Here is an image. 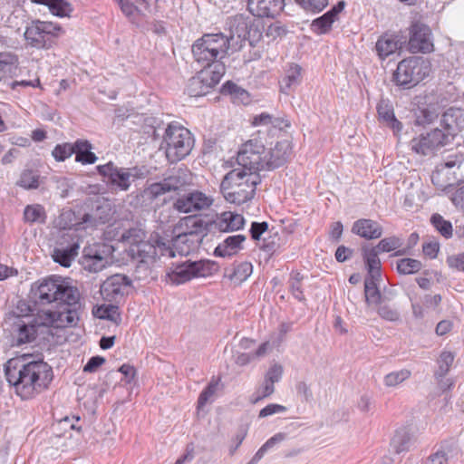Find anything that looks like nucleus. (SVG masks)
Here are the masks:
<instances>
[{
	"label": "nucleus",
	"mask_w": 464,
	"mask_h": 464,
	"mask_svg": "<svg viewBox=\"0 0 464 464\" xmlns=\"http://www.w3.org/2000/svg\"><path fill=\"white\" fill-rule=\"evenodd\" d=\"M222 92L223 93L229 94L235 103L248 104L250 102L248 92L231 82H227L223 85Z\"/></svg>",
	"instance_id": "obj_38"
},
{
	"label": "nucleus",
	"mask_w": 464,
	"mask_h": 464,
	"mask_svg": "<svg viewBox=\"0 0 464 464\" xmlns=\"http://www.w3.org/2000/svg\"><path fill=\"white\" fill-rule=\"evenodd\" d=\"M441 122L445 125V133L449 137L453 136L455 130L464 129V111L459 108H450L443 113Z\"/></svg>",
	"instance_id": "obj_25"
},
{
	"label": "nucleus",
	"mask_w": 464,
	"mask_h": 464,
	"mask_svg": "<svg viewBox=\"0 0 464 464\" xmlns=\"http://www.w3.org/2000/svg\"><path fill=\"white\" fill-rule=\"evenodd\" d=\"M185 180L179 174L169 176L160 182L150 184L144 189V197L153 200L165 193L179 189L185 185Z\"/></svg>",
	"instance_id": "obj_19"
},
{
	"label": "nucleus",
	"mask_w": 464,
	"mask_h": 464,
	"mask_svg": "<svg viewBox=\"0 0 464 464\" xmlns=\"http://www.w3.org/2000/svg\"><path fill=\"white\" fill-rule=\"evenodd\" d=\"M282 373L283 368L277 364H275L268 370L266 373V382H269L270 384L266 383L263 388V397L269 396L274 392V383L281 379Z\"/></svg>",
	"instance_id": "obj_44"
},
{
	"label": "nucleus",
	"mask_w": 464,
	"mask_h": 464,
	"mask_svg": "<svg viewBox=\"0 0 464 464\" xmlns=\"http://www.w3.org/2000/svg\"><path fill=\"white\" fill-rule=\"evenodd\" d=\"M438 117L434 111L429 109H421L416 113L415 122L417 125H426L433 122Z\"/></svg>",
	"instance_id": "obj_58"
},
{
	"label": "nucleus",
	"mask_w": 464,
	"mask_h": 464,
	"mask_svg": "<svg viewBox=\"0 0 464 464\" xmlns=\"http://www.w3.org/2000/svg\"><path fill=\"white\" fill-rule=\"evenodd\" d=\"M352 232L362 238L371 240L380 238L383 229L377 221L369 218H361L355 221Z\"/></svg>",
	"instance_id": "obj_22"
},
{
	"label": "nucleus",
	"mask_w": 464,
	"mask_h": 464,
	"mask_svg": "<svg viewBox=\"0 0 464 464\" xmlns=\"http://www.w3.org/2000/svg\"><path fill=\"white\" fill-rule=\"evenodd\" d=\"M377 112L379 118L393 130L400 131L402 129L401 122L395 118L392 106L388 102L381 101L377 105Z\"/></svg>",
	"instance_id": "obj_30"
},
{
	"label": "nucleus",
	"mask_w": 464,
	"mask_h": 464,
	"mask_svg": "<svg viewBox=\"0 0 464 464\" xmlns=\"http://www.w3.org/2000/svg\"><path fill=\"white\" fill-rule=\"evenodd\" d=\"M17 185L26 189L37 188L39 186V175L33 170H24L21 174Z\"/></svg>",
	"instance_id": "obj_50"
},
{
	"label": "nucleus",
	"mask_w": 464,
	"mask_h": 464,
	"mask_svg": "<svg viewBox=\"0 0 464 464\" xmlns=\"http://www.w3.org/2000/svg\"><path fill=\"white\" fill-rule=\"evenodd\" d=\"M98 209L95 213L85 214L82 218V223L85 225L84 227H96L99 225L104 224L105 219L97 215Z\"/></svg>",
	"instance_id": "obj_61"
},
{
	"label": "nucleus",
	"mask_w": 464,
	"mask_h": 464,
	"mask_svg": "<svg viewBox=\"0 0 464 464\" xmlns=\"http://www.w3.org/2000/svg\"><path fill=\"white\" fill-rule=\"evenodd\" d=\"M24 218L29 223H44L45 220V211L44 207L39 204L28 205L24 208Z\"/></svg>",
	"instance_id": "obj_43"
},
{
	"label": "nucleus",
	"mask_w": 464,
	"mask_h": 464,
	"mask_svg": "<svg viewBox=\"0 0 464 464\" xmlns=\"http://www.w3.org/2000/svg\"><path fill=\"white\" fill-rule=\"evenodd\" d=\"M411 375L410 370L401 369L399 371L392 372L384 376V384L387 387H395L404 381L408 380Z\"/></svg>",
	"instance_id": "obj_45"
},
{
	"label": "nucleus",
	"mask_w": 464,
	"mask_h": 464,
	"mask_svg": "<svg viewBox=\"0 0 464 464\" xmlns=\"http://www.w3.org/2000/svg\"><path fill=\"white\" fill-rule=\"evenodd\" d=\"M63 34V30L60 25L52 22L35 20L26 26L24 36L31 47L50 49Z\"/></svg>",
	"instance_id": "obj_9"
},
{
	"label": "nucleus",
	"mask_w": 464,
	"mask_h": 464,
	"mask_svg": "<svg viewBox=\"0 0 464 464\" xmlns=\"http://www.w3.org/2000/svg\"><path fill=\"white\" fill-rule=\"evenodd\" d=\"M402 244L403 240L401 237L392 236L380 240L377 247L382 253H386L399 249Z\"/></svg>",
	"instance_id": "obj_51"
},
{
	"label": "nucleus",
	"mask_w": 464,
	"mask_h": 464,
	"mask_svg": "<svg viewBox=\"0 0 464 464\" xmlns=\"http://www.w3.org/2000/svg\"><path fill=\"white\" fill-rule=\"evenodd\" d=\"M410 440V433L405 430H401L396 431V434L392 440V445L396 453H401L407 450Z\"/></svg>",
	"instance_id": "obj_49"
},
{
	"label": "nucleus",
	"mask_w": 464,
	"mask_h": 464,
	"mask_svg": "<svg viewBox=\"0 0 464 464\" xmlns=\"http://www.w3.org/2000/svg\"><path fill=\"white\" fill-rule=\"evenodd\" d=\"M454 354L451 352L444 351L440 353V358L438 360L440 374L441 376L445 375L450 369L453 362H454Z\"/></svg>",
	"instance_id": "obj_56"
},
{
	"label": "nucleus",
	"mask_w": 464,
	"mask_h": 464,
	"mask_svg": "<svg viewBox=\"0 0 464 464\" xmlns=\"http://www.w3.org/2000/svg\"><path fill=\"white\" fill-rule=\"evenodd\" d=\"M184 224L187 227V231L179 234L174 240L173 246H166L163 244H158V248L160 251L161 256L168 257H174L176 256L175 249H178L179 245L185 243L188 240V237H194L198 235H205L206 228L202 219L196 217H188L184 218Z\"/></svg>",
	"instance_id": "obj_16"
},
{
	"label": "nucleus",
	"mask_w": 464,
	"mask_h": 464,
	"mask_svg": "<svg viewBox=\"0 0 464 464\" xmlns=\"http://www.w3.org/2000/svg\"><path fill=\"white\" fill-rule=\"evenodd\" d=\"M364 296L368 305L376 310L386 304V297L382 295V292H364Z\"/></svg>",
	"instance_id": "obj_57"
},
{
	"label": "nucleus",
	"mask_w": 464,
	"mask_h": 464,
	"mask_svg": "<svg viewBox=\"0 0 464 464\" xmlns=\"http://www.w3.org/2000/svg\"><path fill=\"white\" fill-rule=\"evenodd\" d=\"M130 279L121 274H115L108 277L101 285L100 290H121L122 287L130 286Z\"/></svg>",
	"instance_id": "obj_41"
},
{
	"label": "nucleus",
	"mask_w": 464,
	"mask_h": 464,
	"mask_svg": "<svg viewBox=\"0 0 464 464\" xmlns=\"http://www.w3.org/2000/svg\"><path fill=\"white\" fill-rule=\"evenodd\" d=\"M422 268L420 260L414 258H401L396 262V270L400 275H411L419 272Z\"/></svg>",
	"instance_id": "obj_40"
},
{
	"label": "nucleus",
	"mask_w": 464,
	"mask_h": 464,
	"mask_svg": "<svg viewBox=\"0 0 464 464\" xmlns=\"http://www.w3.org/2000/svg\"><path fill=\"white\" fill-rule=\"evenodd\" d=\"M215 265L207 260L186 261L173 266L166 274V282L170 286L189 282L193 279L208 277L213 274Z\"/></svg>",
	"instance_id": "obj_8"
},
{
	"label": "nucleus",
	"mask_w": 464,
	"mask_h": 464,
	"mask_svg": "<svg viewBox=\"0 0 464 464\" xmlns=\"http://www.w3.org/2000/svg\"><path fill=\"white\" fill-rule=\"evenodd\" d=\"M431 224L434 227L446 238L452 236V226L450 221H447L440 214H433L430 218Z\"/></svg>",
	"instance_id": "obj_48"
},
{
	"label": "nucleus",
	"mask_w": 464,
	"mask_h": 464,
	"mask_svg": "<svg viewBox=\"0 0 464 464\" xmlns=\"http://www.w3.org/2000/svg\"><path fill=\"white\" fill-rule=\"evenodd\" d=\"M220 377H213L208 385L201 392L198 400V409L203 408L215 395L220 384Z\"/></svg>",
	"instance_id": "obj_42"
},
{
	"label": "nucleus",
	"mask_w": 464,
	"mask_h": 464,
	"mask_svg": "<svg viewBox=\"0 0 464 464\" xmlns=\"http://www.w3.org/2000/svg\"><path fill=\"white\" fill-rule=\"evenodd\" d=\"M441 163L453 185L464 181V154L448 155Z\"/></svg>",
	"instance_id": "obj_23"
},
{
	"label": "nucleus",
	"mask_w": 464,
	"mask_h": 464,
	"mask_svg": "<svg viewBox=\"0 0 464 464\" xmlns=\"http://www.w3.org/2000/svg\"><path fill=\"white\" fill-rule=\"evenodd\" d=\"M75 293L79 292H53L42 293L39 296L42 304H55V310H44L42 315L44 322H41L47 327L64 328L72 326L79 320L76 310L77 300L79 295L75 296Z\"/></svg>",
	"instance_id": "obj_4"
},
{
	"label": "nucleus",
	"mask_w": 464,
	"mask_h": 464,
	"mask_svg": "<svg viewBox=\"0 0 464 464\" xmlns=\"http://www.w3.org/2000/svg\"><path fill=\"white\" fill-rule=\"evenodd\" d=\"M78 244H72L65 249H54L53 254V260L64 267H69L78 254Z\"/></svg>",
	"instance_id": "obj_39"
},
{
	"label": "nucleus",
	"mask_w": 464,
	"mask_h": 464,
	"mask_svg": "<svg viewBox=\"0 0 464 464\" xmlns=\"http://www.w3.org/2000/svg\"><path fill=\"white\" fill-rule=\"evenodd\" d=\"M77 290L76 287L69 285V278H63L58 276H50L32 285L31 290Z\"/></svg>",
	"instance_id": "obj_26"
},
{
	"label": "nucleus",
	"mask_w": 464,
	"mask_h": 464,
	"mask_svg": "<svg viewBox=\"0 0 464 464\" xmlns=\"http://www.w3.org/2000/svg\"><path fill=\"white\" fill-rule=\"evenodd\" d=\"M280 246V237L277 233L268 238L263 237V253L268 255L267 260L278 250Z\"/></svg>",
	"instance_id": "obj_54"
},
{
	"label": "nucleus",
	"mask_w": 464,
	"mask_h": 464,
	"mask_svg": "<svg viewBox=\"0 0 464 464\" xmlns=\"http://www.w3.org/2000/svg\"><path fill=\"white\" fill-rule=\"evenodd\" d=\"M234 41V35L222 33L205 34L192 45V54L195 61L204 68L216 71L217 63L225 65L223 59L228 55Z\"/></svg>",
	"instance_id": "obj_5"
},
{
	"label": "nucleus",
	"mask_w": 464,
	"mask_h": 464,
	"mask_svg": "<svg viewBox=\"0 0 464 464\" xmlns=\"http://www.w3.org/2000/svg\"><path fill=\"white\" fill-rule=\"evenodd\" d=\"M285 6V0H263V17L275 18Z\"/></svg>",
	"instance_id": "obj_46"
},
{
	"label": "nucleus",
	"mask_w": 464,
	"mask_h": 464,
	"mask_svg": "<svg viewBox=\"0 0 464 464\" xmlns=\"http://www.w3.org/2000/svg\"><path fill=\"white\" fill-rule=\"evenodd\" d=\"M13 69L12 59L9 55L0 53V80L8 75Z\"/></svg>",
	"instance_id": "obj_60"
},
{
	"label": "nucleus",
	"mask_w": 464,
	"mask_h": 464,
	"mask_svg": "<svg viewBox=\"0 0 464 464\" xmlns=\"http://www.w3.org/2000/svg\"><path fill=\"white\" fill-rule=\"evenodd\" d=\"M456 448L452 442L444 441L440 449L430 457V464H448L449 459L453 457Z\"/></svg>",
	"instance_id": "obj_36"
},
{
	"label": "nucleus",
	"mask_w": 464,
	"mask_h": 464,
	"mask_svg": "<svg viewBox=\"0 0 464 464\" xmlns=\"http://www.w3.org/2000/svg\"><path fill=\"white\" fill-rule=\"evenodd\" d=\"M253 273V266L251 263L243 262L238 264L233 269V272L228 276V279L233 287L239 286L245 282Z\"/></svg>",
	"instance_id": "obj_35"
},
{
	"label": "nucleus",
	"mask_w": 464,
	"mask_h": 464,
	"mask_svg": "<svg viewBox=\"0 0 464 464\" xmlns=\"http://www.w3.org/2000/svg\"><path fill=\"white\" fill-rule=\"evenodd\" d=\"M430 72V63L422 57H410L401 61L393 73L396 85L409 89L424 80Z\"/></svg>",
	"instance_id": "obj_7"
},
{
	"label": "nucleus",
	"mask_w": 464,
	"mask_h": 464,
	"mask_svg": "<svg viewBox=\"0 0 464 464\" xmlns=\"http://www.w3.org/2000/svg\"><path fill=\"white\" fill-rule=\"evenodd\" d=\"M97 169L101 175L108 179L112 186L123 191L128 190L131 183L141 176L137 168H118L112 162L99 165Z\"/></svg>",
	"instance_id": "obj_12"
},
{
	"label": "nucleus",
	"mask_w": 464,
	"mask_h": 464,
	"mask_svg": "<svg viewBox=\"0 0 464 464\" xmlns=\"http://www.w3.org/2000/svg\"><path fill=\"white\" fill-rule=\"evenodd\" d=\"M450 200L454 206L464 210V186L455 190L450 197Z\"/></svg>",
	"instance_id": "obj_64"
},
{
	"label": "nucleus",
	"mask_w": 464,
	"mask_h": 464,
	"mask_svg": "<svg viewBox=\"0 0 464 464\" xmlns=\"http://www.w3.org/2000/svg\"><path fill=\"white\" fill-rule=\"evenodd\" d=\"M380 253L382 252L377 246L362 249L363 259L368 270V276L364 279V290H386L387 285L381 274Z\"/></svg>",
	"instance_id": "obj_13"
},
{
	"label": "nucleus",
	"mask_w": 464,
	"mask_h": 464,
	"mask_svg": "<svg viewBox=\"0 0 464 464\" xmlns=\"http://www.w3.org/2000/svg\"><path fill=\"white\" fill-rule=\"evenodd\" d=\"M286 28L279 22H275L268 25L266 30V35L270 41L281 40L286 34Z\"/></svg>",
	"instance_id": "obj_55"
},
{
	"label": "nucleus",
	"mask_w": 464,
	"mask_h": 464,
	"mask_svg": "<svg viewBox=\"0 0 464 464\" xmlns=\"http://www.w3.org/2000/svg\"><path fill=\"white\" fill-rule=\"evenodd\" d=\"M431 181L439 189L446 192H449L454 186L451 180L449 179V175L442 163L437 165L431 175Z\"/></svg>",
	"instance_id": "obj_37"
},
{
	"label": "nucleus",
	"mask_w": 464,
	"mask_h": 464,
	"mask_svg": "<svg viewBox=\"0 0 464 464\" xmlns=\"http://www.w3.org/2000/svg\"><path fill=\"white\" fill-rule=\"evenodd\" d=\"M377 312L383 319L389 321H396L399 318L398 313L395 310L389 307L387 304H383L382 306H380Z\"/></svg>",
	"instance_id": "obj_63"
},
{
	"label": "nucleus",
	"mask_w": 464,
	"mask_h": 464,
	"mask_svg": "<svg viewBox=\"0 0 464 464\" xmlns=\"http://www.w3.org/2000/svg\"><path fill=\"white\" fill-rule=\"evenodd\" d=\"M5 375L22 400L32 399L47 390L53 379L52 367L44 361H32L19 366L9 361Z\"/></svg>",
	"instance_id": "obj_2"
},
{
	"label": "nucleus",
	"mask_w": 464,
	"mask_h": 464,
	"mask_svg": "<svg viewBox=\"0 0 464 464\" xmlns=\"http://www.w3.org/2000/svg\"><path fill=\"white\" fill-rule=\"evenodd\" d=\"M42 314L38 312L35 318L27 320L14 321L13 324L17 327V342L19 344L33 342L37 335V328L44 326Z\"/></svg>",
	"instance_id": "obj_20"
},
{
	"label": "nucleus",
	"mask_w": 464,
	"mask_h": 464,
	"mask_svg": "<svg viewBox=\"0 0 464 464\" xmlns=\"http://www.w3.org/2000/svg\"><path fill=\"white\" fill-rule=\"evenodd\" d=\"M261 146L258 141L248 140L237 154L241 168L232 169L222 179L220 191L225 199L240 205L251 199L260 182Z\"/></svg>",
	"instance_id": "obj_1"
},
{
	"label": "nucleus",
	"mask_w": 464,
	"mask_h": 464,
	"mask_svg": "<svg viewBox=\"0 0 464 464\" xmlns=\"http://www.w3.org/2000/svg\"><path fill=\"white\" fill-rule=\"evenodd\" d=\"M112 250V247L107 245L84 247L81 264L85 270L97 273L107 266Z\"/></svg>",
	"instance_id": "obj_14"
},
{
	"label": "nucleus",
	"mask_w": 464,
	"mask_h": 464,
	"mask_svg": "<svg viewBox=\"0 0 464 464\" xmlns=\"http://www.w3.org/2000/svg\"><path fill=\"white\" fill-rule=\"evenodd\" d=\"M409 49L411 53H430L433 50L430 29L421 24L413 23L410 28Z\"/></svg>",
	"instance_id": "obj_17"
},
{
	"label": "nucleus",
	"mask_w": 464,
	"mask_h": 464,
	"mask_svg": "<svg viewBox=\"0 0 464 464\" xmlns=\"http://www.w3.org/2000/svg\"><path fill=\"white\" fill-rule=\"evenodd\" d=\"M194 146L191 132L179 123L171 122L165 129L161 148L171 162H177L187 157Z\"/></svg>",
	"instance_id": "obj_6"
},
{
	"label": "nucleus",
	"mask_w": 464,
	"mask_h": 464,
	"mask_svg": "<svg viewBox=\"0 0 464 464\" xmlns=\"http://www.w3.org/2000/svg\"><path fill=\"white\" fill-rule=\"evenodd\" d=\"M245 239L243 235L229 236L215 248L214 254L221 257L232 256L241 248Z\"/></svg>",
	"instance_id": "obj_27"
},
{
	"label": "nucleus",
	"mask_w": 464,
	"mask_h": 464,
	"mask_svg": "<svg viewBox=\"0 0 464 464\" xmlns=\"http://www.w3.org/2000/svg\"><path fill=\"white\" fill-rule=\"evenodd\" d=\"M92 314L99 319H107L116 324L121 322V314L117 305L113 304H102L93 308Z\"/></svg>",
	"instance_id": "obj_33"
},
{
	"label": "nucleus",
	"mask_w": 464,
	"mask_h": 464,
	"mask_svg": "<svg viewBox=\"0 0 464 464\" xmlns=\"http://www.w3.org/2000/svg\"><path fill=\"white\" fill-rule=\"evenodd\" d=\"M74 154V143L64 142L57 144L52 151V155L56 161H64Z\"/></svg>",
	"instance_id": "obj_47"
},
{
	"label": "nucleus",
	"mask_w": 464,
	"mask_h": 464,
	"mask_svg": "<svg viewBox=\"0 0 464 464\" xmlns=\"http://www.w3.org/2000/svg\"><path fill=\"white\" fill-rule=\"evenodd\" d=\"M244 223L245 220L241 215L231 211H226L217 217L213 225L215 228L221 232H229L241 228Z\"/></svg>",
	"instance_id": "obj_24"
},
{
	"label": "nucleus",
	"mask_w": 464,
	"mask_h": 464,
	"mask_svg": "<svg viewBox=\"0 0 464 464\" xmlns=\"http://www.w3.org/2000/svg\"><path fill=\"white\" fill-rule=\"evenodd\" d=\"M144 237L145 234L141 229L130 228L121 235V240L130 245V246H133L136 244L143 242Z\"/></svg>",
	"instance_id": "obj_52"
},
{
	"label": "nucleus",
	"mask_w": 464,
	"mask_h": 464,
	"mask_svg": "<svg viewBox=\"0 0 464 464\" xmlns=\"http://www.w3.org/2000/svg\"><path fill=\"white\" fill-rule=\"evenodd\" d=\"M43 292H30L27 298H23L17 301L13 310L9 313L8 320L20 321L35 318L38 312L43 314L44 309L40 308L43 305L40 302V295Z\"/></svg>",
	"instance_id": "obj_15"
},
{
	"label": "nucleus",
	"mask_w": 464,
	"mask_h": 464,
	"mask_svg": "<svg viewBox=\"0 0 464 464\" xmlns=\"http://www.w3.org/2000/svg\"><path fill=\"white\" fill-rule=\"evenodd\" d=\"M105 358L100 355L92 356L88 362L83 366V372L92 373L105 363Z\"/></svg>",
	"instance_id": "obj_59"
},
{
	"label": "nucleus",
	"mask_w": 464,
	"mask_h": 464,
	"mask_svg": "<svg viewBox=\"0 0 464 464\" xmlns=\"http://www.w3.org/2000/svg\"><path fill=\"white\" fill-rule=\"evenodd\" d=\"M33 3L47 5L51 13L56 16H69L72 12L70 3L65 0H32Z\"/></svg>",
	"instance_id": "obj_32"
},
{
	"label": "nucleus",
	"mask_w": 464,
	"mask_h": 464,
	"mask_svg": "<svg viewBox=\"0 0 464 464\" xmlns=\"http://www.w3.org/2000/svg\"><path fill=\"white\" fill-rule=\"evenodd\" d=\"M375 49L380 58L385 59L399 49V44L393 36L386 34L378 39Z\"/></svg>",
	"instance_id": "obj_34"
},
{
	"label": "nucleus",
	"mask_w": 464,
	"mask_h": 464,
	"mask_svg": "<svg viewBox=\"0 0 464 464\" xmlns=\"http://www.w3.org/2000/svg\"><path fill=\"white\" fill-rule=\"evenodd\" d=\"M301 82V67L297 64L291 65L285 76L280 81V90L284 93L295 88Z\"/></svg>",
	"instance_id": "obj_31"
},
{
	"label": "nucleus",
	"mask_w": 464,
	"mask_h": 464,
	"mask_svg": "<svg viewBox=\"0 0 464 464\" xmlns=\"http://www.w3.org/2000/svg\"><path fill=\"white\" fill-rule=\"evenodd\" d=\"M449 140V134L436 128L429 132H423L414 137L411 142V150L421 156H433L438 150L445 146Z\"/></svg>",
	"instance_id": "obj_11"
},
{
	"label": "nucleus",
	"mask_w": 464,
	"mask_h": 464,
	"mask_svg": "<svg viewBox=\"0 0 464 464\" xmlns=\"http://www.w3.org/2000/svg\"><path fill=\"white\" fill-rule=\"evenodd\" d=\"M216 71L211 68H203L196 76L189 79L186 92L191 97L207 94L221 80L226 72V66L217 63Z\"/></svg>",
	"instance_id": "obj_10"
},
{
	"label": "nucleus",
	"mask_w": 464,
	"mask_h": 464,
	"mask_svg": "<svg viewBox=\"0 0 464 464\" xmlns=\"http://www.w3.org/2000/svg\"><path fill=\"white\" fill-rule=\"evenodd\" d=\"M291 127L290 121L283 114L263 112V133L266 132L265 150L263 145V169L273 170L283 166L289 159L292 148L287 140H279Z\"/></svg>",
	"instance_id": "obj_3"
},
{
	"label": "nucleus",
	"mask_w": 464,
	"mask_h": 464,
	"mask_svg": "<svg viewBox=\"0 0 464 464\" xmlns=\"http://www.w3.org/2000/svg\"><path fill=\"white\" fill-rule=\"evenodd\" d=\"M306 12L320 13L328 5V0H295Z\"/></svg>",
	"instance_id": "obj_53"
},
{
	"label": "nucleus",
	"mask_w": 464,
	"mask_h": 464,
	"mask_svg": "<svg viewBox=\"0 0 464 464\" xmlns=\"http://www.w3.org/2000/svg\"><path fill=\"white\" fill-rule=\"evenodd\" d=\"M129 254L133 259H137L140 263H147L153 260L157 256V247L148 241L136 244L130 246Z\"/></svg>",
	"instance_id": "obj_28"
},
{
	"label": "nucleus",
	"mask_w": 464,
	"mask_h": 464,
	"mask_svg": "<svg viewBox=\"0 0 464 464\" xmlns=\"http://www.w3.org/2000/svg\"><path fill=\"white\" fill-rule=\"evenodd\" d=\"M213 202L214 200L210 196L194 190L179 198L174 203V208L179 212L190 213L208 209Z\"/></svg>",
	"instance_id": "obj_18"
},
{
	"label": "nucleus",
	"mask_w": 464,
	"mask_h": 464,
	"mask_svg": "<svg viewBox=\"0 0 464 464\" xmlns=\"http://www.w3.org/2000/svg\"><path fill=\"white\" fill-rule=\"evenodd\" d=\"M92 146L86 140H77L74 142L75 160L83 165L93 164L97 160V156L92 152Z\"/></svg>",
	"instance_id": "obj_29"
},
{
	"label": "nucleus",
	"mask_w": 464,
	"mask_h": 464,
	"mask_svg": "<svg viewBox=\"0 0 464 464\" xmlns=\"http://www.w3.org/2000/svg\"><path fill=\"white\" fill-rule=\"evenodd\" d=\"M344 7L345 2L343 0L339 1L328 12L312 22V31L317 34L328 33L331 30L334 22L337 20L338 14L344 9Z\"/></svg>",
	"instance_id": "obj_21"
},
{
	"label": "nucleus",
	"mask_w": 464,
	"mask_h": 464,
	"mask_svg": "<svg viewBox=\"0 0 464 464\" xmlns=\"http://www.w3.org/2000/svg\"><path fill=\"white\" fill-rule=\"evenodd\" d=\"M447 264L450 267L458 271H464V253L449 256Z\"/></svg>",
	"instance_id": "obj_62"
}]
</instances>
